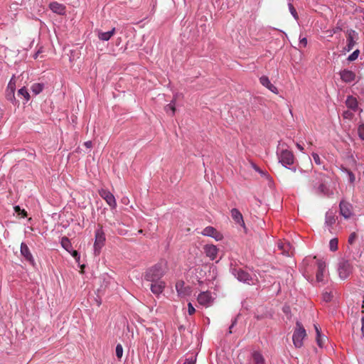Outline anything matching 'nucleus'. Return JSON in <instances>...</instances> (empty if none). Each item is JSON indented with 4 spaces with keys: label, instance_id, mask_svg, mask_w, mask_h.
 Wrapping results in <instances>:
<instances>
[{
    "label": "nucleus",
    "instance_id": "obj_1",
    "mask_svg": "<svg viewBox=\"0 0 364 364\" xmlns=\"http://www.w3.org/2000/svg\"><path fill=\"white\" fill-rule=\"evenodd\" d=\"M166 273V267L164 264H156L147 269L144 274V279L151 284L163 277Z\"/></svg>",
    "mask_w": 364,
    "mask_h": 364
},
{
    "label": "nucleus",
    "instance_id": "obj_2",
    "mask_svg": "<svg viewBox=\"0 0 364 364\" xmlns=\"http://www.w3.org/2000/svg\"><path fill=\"white\" fill-rule=\"evenodd\" d=\"M306 336V331L304 326L297 321L292 336L294 346L296 348H301L304 345V339Z\"/></svg>",
    "mask_w": 364,
    "mask_h": 364
},
{
    "label": "nucleus",
    "instance_id": "obj_3",
    "mask_svg": "<svg viewBox=\"0 0 364 364\" xmlns=\"http://www.w3.org/2000/svg\"><path fill=\"white\" fill-rule=\"evenodd\" d=\"M105 242V235L102 226L96 230L95 232V253L96 255H100V250L104 246Z\"/></svg>",
    "mask_w": 364,
    "mask_h": 364
},
{
    "label": "nucleus",
    "instance_id": "obj_4",
    "mask_svg": "<svg viewBox=\"0 0 364 364\" xmlns=\"http://www.w3.org/2000/svg\"><path fill=\"white\" fill-rule=\"evenodd\" d=\"M279 162L282 163L283 165H291L294 161V155L291 150L283 149L281 150L279 154Z\"/></svg>",
    "mask_w": 364,
    "mask_h": 364
},
{
    "label": "nucleus",
    "instance_id": "obj_5",
    "mask_svg": "<svg viewBox=\"0 0 364 364\" xmlns=\"http://www.w3.org/2000/svg\"><path fill=\"white\" fill-rule=\"evenodd\" d=\"M353 267L348 260H343L339 263L338 274L340 277L343 279L349 277L350 272H352Z\"/></svg>",
    "mask_w": 364,
    "mask_h": 364
},
{
    "label": "nucleus",
    "instance_id": "obj_6",
    "mask_svg": "<svg viewBox=\"0 0 364 364\" xmlns=\"http://www.w3.org/2000/svg\"><path fill=\"white\" fill-rule=\"evenodd\" d=\"M346 38H347V46L345 47V50L347 52L353 50L354 46L356 44V40L358 38V33L354 30H347L346 31Z\"/></svg>",
    "mask_w": 364,
    "mask_h": 364
},
{
    "label": "nucleus",
    "instance_id": "obj_7",
    "mask_svg": "<svg viewBox=\"0 0 364 364\" xmlns=\"http://www.w3.org/2000/svg\"><path fill=\"white\" fill-rule=\"evenodd\" d=\"M99 193L100 196L105 199L108 205L112 208H115L117 206L116 198L112 192L107 191V189H101V191H99Z\"/></svg>",
    "mask_w": 364,
    "mask_h": 364
},
{
    "label": "nucleus",
    "instance_id": "obj_8",
    "mask_svg": "<svg viewBox=\"0 0 364 364\" xmlns=\"http://www.w3.org/2000/svg\"><path fill=\"white\" fill-rule=\"evenodd\" d=\"M340 213L345 218H350L353 215V206L350 203L346 200H341L340 203Z\"/></svg>",
    "mask_w": 364,
    "mask_h": 364
},
{
    "label": "nucleus",
    "instance_id": "obj_9",
    "mask_svg": "<svg viewBox=\"0 0 364 364\" xmlns=\"http://www.w3.org/2000/svg\"><path fill=\"white\" fill-rule=\"evenodd\" d=\"M326 268V262H323V260H318L317 262V271L316 273V279L318 282H323Z\"/></svg>",
    "mask_w": 364,
    "mask_h": 364
},
{
    "label": "nucleus",
    "instance_id": "obj_10",
    "mask_svg": "<svg viewBox=\"0 0 364 364\" xmlns=\"http://www.w3.org/2000/svg\"><path fill=\"white\" fill-rule=\"evenodd\" d=\"M213 298L209 291H202L198 296V302L202 306H208L211 304Z\"/></svg>",
    "mask_w": 364,
    "mask_h": 364
},
{
    "label": "nucleus",
    "instance_id": "obj_11",
    "mask_svg": "<svg viewBox=\"0 0 364 364\" xmlns=\"http://www.w3.org/2000/svg\"><path fill=\"white\" fill-rule=\"evenodd\" d=\"M235 276L239 279L240 282H246L247 284H250L252 277L249 272L243 271L241 269H235L233 271Z\"/></svg>",
    "mask_w": 364,
    "mask_h": 364
},
{
    "label": "nucleus",
    "instance_id": "obj_12",
    "mask_svg": "<svg viewBox=\"0 0 364 364\" xmlns=\"http://www.w3.org/2000/svg\"><path fill=\"white\" fill-rule=\"evenodd\" d=\"M202 234L203 235L212 236V237H214L217 240H220L222 238L220 233L217 231L216 228H213V226H207L203 228Z\"/></svg>",
    "mask_w": 364,
    "mask_h": 364
},
{
    "label": "nucleus",
    "instance_id": "obj_13",
    "mask_svg": "<svg viewBox=\"0 0 364 364\" xmlns=\"http://www.w3.org/2000/svg\"><path fill=\"white\" fill-rule=\"evenodd\" d=\"M231 217L233 220L241 226L245 227L243 216L237 208L231 209Z\"/></svg>",
    "mask_w": 364,
    "mask_h": 364
},
{
    "label": "nucleus",
    "instance_id": "obj_14",
    "mask_svg": "<svg viewBox=\"0 0 364 364\" xmlns=\"http://www.w3.org/2000/svg\"><path fill=\"white\" fill-rule=\"evenodd\" d=\"M21 254L26 258V259L28 260L32 264H34L35 260L30 252V250L26 245V243L21 242Z\"/></svg>",
    "mask_w": 364,
    "mask_h": 364
},
{
    "label": "nucleus",
    "instance_id": "obj_15",
    "mask_svg": "<svg viewBox=\"0 0 364 364\" xmlns=\"http://www.w3.org/2000/svg\"><path fill=\"white\" fill-rule=\"evenodd\" d=\"M166 287V283L161 279H158L157 282H154L153 284H151V290L155 294H159L161 292H163L164 289Z\"/></svg>",
    "mask_w": 364,
    "mask_h": 364
},
{
    "label": "nucleus",
    "instance_id": "obj_16",
    "mask_svg": "<svg viewBox=\"0 0 364 364\" xmlns=\"http://www.w3.org/2000/svg\"><path fill=\"white\" fill-rule=\"evenodd\" d=\"M204 250L206 255L210 257V259L213 260L217 257L218 255V248L216 245H206L204 246Z\"/></svg>",
    "mask_w": 364,
    "mask_h": 364
},
{
    "label": "nucleus",
    "instance_id": "obj_17",
    "mask_svg": "<svg viewBox=\"0 0 364 364\" xmlns=\"http://www.w3.org/2000/svg\"><path fill=\"white\" fill-rule=\"evenodd\" d=\"M340 76L343 82H350L355 79L356 75L350 70L345 69L340 72Z\"/></svg>",
    "mask_w": 364,
    "mask_h": 364
},
{
    "label": "nucleus",
    "instance_id": "obj_18",
    "mask_svg": "<svg viewBox=\"0 0 364 364\" xmlns=\"http://www.w3.org/2000/svg\"><path fill=\"white\" fill-rule=\"evenodd\" d=\"M259 81L262 86L267 87L271 92L277 94L278 92V89L276 86L273 85L270 82L269 77L267 76H262L259 78Z\"/></svg>",
    "mask_w": 364,
    "mask_h": 364
},
{
    "label": "nucleus",
    "instance_id": "obj_19",
    "mask_svg": "<svg viewBox=\"0 0 364 364\" xmlns=\"http://www.w3.org/2000/svg\"><path fill=\"white\" fill-rule=\"evenodd\" d=\"M50 8L51 11L58 14H63L65 12V6L62 4L57 3V1H53L50 3Z\"/></svg>",
    "mask_w": 364,
    "mask_h": 364
},
{
    "label": "nucleus",
    "instance_id": "obj_20",
    "mask_svg": "<svg viewBox=\"0 0 364 364\" xmlns=\"http://www.w3.org/2000/svg\"><path fill=\"white\" fill-rule=\"evenodd\" d=\"M116 33V28H113L111 31L108 32H102V31H99L98 37L100 40L102 41H109L112 36H114Z\"/></svg>",
    "mask_w": 364,
    "mask_h": 364
},
{
    "label": "nucleus",
    "instance_id": "obj_21",
    "mask_svg": "<svg viewBox=\"0 0 364 364\" xmlns=\"http://www.w3.org/2000/svg\"><path fill=\"white\" fill-rule=\"evenodd\" d=\"M250 364H264V359L259 352H253Z\"/></svg>",
    "mask_w": 364,
    "mask_h": 364
},
{
    "label": "nucleus",
    "instance_id": "obj_22",
    "mask_svg": "<svg viewBox=\"0 0 364 364\" xmlns=\"http://www.w3.org/2000/svg\"><path fill=\"white\" fill-rule=\"evenodd\" d=\"M346 106L355 111L358 109V100L353 96H348L346 101Z\"/></svg>",
    "mask_w": 364,
    "mask_h": 364
},
{
    "label": "nucleus",
    "instance_id": "obj_23",
    "mask_svg": "<svg viewBox=\"0 0 364 364\" xmlns=\"http://www.w3.org/2000/svg\"><path fill=\"white\" fill-rule=\"evenodd\" d=\"M314 328H316V342H317L318 346H321H321H323V343L326 339V337H325V336H321V330H320L319 327H318L317 325H314Z\"/></svg>",
    "mask_w": 364,
    "mask_h": 364
},
{
    "label": "nucleus",
    "instance_id": "obj_24",
    "mask_svg": "<svg viewBox=\"0 0 364 364\" xmlns=\"http://www.w3.org/2000/svg\"><path fill=\"white\" fill-rule=\"evenodd\" d=\"M278 247L279 250H282L283 253H285L286 255H291L292 253L291 251V245L289 242H279L278 244Z\"/></svg>",
    "mask_w": 364,
    "mask_h": 364
},
{
    "label": "nucleus",
    "instance_id": "obj_25",
    "mask_svg": "<svg viewBox=\"0 0 364 364\" xmlns=\"http://www.w3.org/2000/svg\"><path fill=\"white\" fill-rule=\"evenodd\" d=\"M6 91H11V98L15 99V91H16V80L15 77H12L11 80L8 83Z\"/></svg>",
    "mask_w": 364,
    "mask_h": 364
},
{
    "label": "nucleus",
    "instance_id": "obj_26",
    "mask_svg": "<svg viewBox=\"0 0 364 364\" xmlns=\"http://www.w3.org/2000/svg\"><path fill=\"white\" fill-rule=\"evenodd\" d=\"M337 220V218L333 211H328V213L326 215V223L331 226L333 224L336 223Z\"/></svg>",
    "mask_w": 364,
    "mask_h": 364
},
{
    "label": "nucleus",
    "instance_id": "obj_27",
    "mask_svg": "<svg viewBox=\"0 0 364 364\" xmlns=\"http://www.w3.org/2000/svg\"><path fill=\"white\" fill-rule=\"evenodd\" d=\"M176 290L179 294H186L187 288L185 286V282L183 281H178L176 283Z\"/></svg>",
    "mask_w": 364,
    "mask_h": 364
},
{
    "label": "nucleus",
    "instance_id": "obj_28",
    "mask_svg": "<svg viewBox=\"0 0 364 364\" xmlns=\"http://www.w3.org/2000/svg\"><path fill=\"white\" fill-rule=\"evenodd\" d=\"M61 245L63 248H65L67 251H68L70 252L71 247H72V245H71V242H70V240L68 239V237H62Z\"/></svg>",
    "mask_w": 364,
    "mask_h": 364
},
{
    "label": "nucleus",
    "instance_id": "obj_29",
    "mask_svg": "<svg viewBox=\"0 0 364 364\" xmlns=\"http://www.w3.org/2000/svg\"><path fill=\"white\" fill-rule=\"evenodd\" d=\"M43 87H44L43 84L34 83L32 85L31 89L34 94L37 95V94H40V92H42Z\"/></svg>",
    "mask_w": 364,
    "mask_h": 364
},
{
    "label": "nucleus",
    "instance_id": "obj_30",
    "mask_svg": "<svg viewBox=\"0 0 364 364\" xmlns=\"http://www.w3.org/2000/svg\"><path fill=\"white\" fill-rule=\"evenodd\" d=\"M18 95L23 97L26 101H29L30 100V95L28 92V89H26V87H23L18 90Z\"/></svg>",
    "mask_w": 364,
    "mask_h": 364
},
{
    "label": "nucleus",
    "instance_id": "obj_31",
    "mask_svg": "<svg viewBox=\"0 0 364 364\" xmlns=\"http://www.w3.org/2000/svg\"><path fill=\"white\" fill-rule=\"evenodd\" d=\"M338 247V240L332 239L329 242V248L331 251L337 250Z\"/></svg>",
    "mask_w": 364,
    "mask_h": 364
},
{
    "label": "nucleus",
    "instance_id": "obj_32",
    "mask_svg": "<svg viewBox=\"0 0 364 364\" xmlns=\"http://www.w3.org/2000/svg\"><path fill=\"white\" fill-rule=\"evenodd\" d=\"M15 212L18 213V215L21 217L27 216V213L25 209H21L19 205H16L14 207Z\"/></svg>",
    "mask_w": 364,
    "mask_h": 364
},
{
    "label": "nucleus",
    "instance_id": "obj_33",
    "mask_svg": "<svg viewBox=\"0 0 364 364\" xmlns=\"http://www.w3.org/2000/svg\"><path fill=\"white\" fill-rule=\"evenodd\" d=\"M116 355L118 358L123 357V347L121 344H117L116 346Z\"/></svg>",
    "mask_w": 364,
    "mask_h": 364
},
{
    "label": "nucleus",
    "instance_id": "obj_34",
    "mask_svg": "<svg viewBox=\"0 0 364 364\" xmlns=\"http://www.w3.org/2000/svg\"><path fill=\"white\" fill-rule=\"evenodd\" d=\"M359 50L357 49L355 50V51H353L348 57V60H350V62H352V60H356V58H358V55H359Z\"/></svg>",
    "mask_w": 364,
    "mask_h": 364
},
{
    "label": "nucleus",
    "instance_id": "obj_35",
    "mask_svg": "<svg viewBox=\"0 0 364 364\" xmlns=\"http://www.w3.org/2000/svg\"><path fill=\"white\" fill-rule=\"evenodd\" d=\"M289 8L290 10V13L292 14L294 18L297 19L299 18L298 14L296 12V9H294L292 4H289Z\"/></svg>",
    "mask_w": 364,
    "mask_h": 364
},
{
    "label": "nucleus",
    "instance_id": "obj_36",
    "mask_svg": "<svg viewBox=\"0 0 364 364\" xmlns=\"http://www.w3.org/2000/svg\"><path fill=\"white\" fill-rule=\"evenodd\" d=\"M165 109L166 112H168L170 109L172 112V114H173L176 112V107L173 103L168 104L166 106H165Z\"/></svg>",
    "mask_w": 364,
    "mask_h": 364
},
{
    "label": "nucleus",
    "instance_id": "obj_37",
    "mask_svg": "<svg viewBox=\"0 0 364 364\" xmlns=\"http://www.w3.org/2000/svg\"><path fill=\"white\" fill-rule=\"evenodd\" d=\"M358 136L364 140V124L358 126Z\"/></svg>",
    "mask_w": 364,
    "mask_h": 364
},
{
    "label": "nucleus",
    "instance_id": "obj_38",
    "mask_svg": "<svg viewBox=\"0 0 364 364\" xmlns=\"http://www.w3.org/2000/svg\"><path fill=\"white\" fill-rule=\"evenodd\" d=\"M312 156L314 158V161L316 164L321 165L322 163L321 158L319 157L318 154H312Z\"/></svg>",
    "mask_w": 364,
    "mask_h": 364
},
{
    "label": "nucleus",
    "instance_id": "obj_39",
    "mask_svg": "<svg viewBox=\"0 0 364 364\" xmlns=\"http://www.w3.org/2000/svg\"><path fill=\"white\" fill-rule=\"evenodd\" d=\"M357 234L356 232H352L350 233L349 238H348V243L353 244L355 242L356 238H357Z\"/></svg>",
    "mask_w": 364,
    "mask_h": 364
},
{
    "label": "nucleus",
    "instance_id": "obj_40",
    "mask_svg": "<svg viewBox=\"0 0 364 364\" xmlns=\"http://www.w3.org/2000/svg\"><path fill=\"white\" fill-rule=\"evenodd\" d=\"M196 358L191 357L188 358L186 360H184L183 364H196Z\"/></svg>",
    "mask_w": 364,
    "mask_h": 364
},
{
    "label": "nucleus",
    "instance_id": "obj_41",
    "mask_svg": "<svg viewBox=\"0 0 364 364\" xmlns=\"http://www.w3.org/2000/svg\"><path fill=\"white\" fill-rule=\"evenodd\" d=\"M70 252H71V255L77 260V261H79L80 258V256L77 252V250H71L70 251Z\"/></svg>",
    "mask_w": 364,
    "mask_h": 364
},
{
    "label": "nucleus",
    "instance_id": "obj_42",
    "mask_svg": "<svg viewBox=\"0 0 364 364\" xmlns=\"http://www.w3.org/2000/svg\"><path fill=\"white\" fill-rule=\"evenodd\" d=\"M188 311L189 314H193L196 312V309L191 303L188 304Z\"/></svg>",
    "mask_w": 364,
    "mask_h": 364
},
{
    "label": "nucleus",
    "instance_id": "obj_43",
    "mask_svg": "<svg viewBox=\"0 0 364 364\" xmlns=\"http://www.w3.org/2000/svg\"><path fill=\"white\" fill-rule=\"evenodd\" d=\"M326 190V186L324 185V183H323V182H321V183L319 184L318 187V191L321 193H325Z\"/></svg>",
    "mask_w": 364,
    "mask_h": 364
},
{
    "label": "nucleus",
    "instance_id": "obj_44",
    "mask_svg": "<svg viewBox=\"0 0 364 364\" xmlns=\"http://www.w3.org/2000/svg\"><path fill=\"white\" fill-rule=\"evenodd\" d=\"M353 116V114L350 112V111H345L343 112V117L344 118H348L350 119Z\"/></svg>",
    "mask_w": 364,
    "mask_h": 364
},
{
    "label": "nucleus",
    "instance_id": "obj_45",
    "mask_svg": "<svg viewBox=\"0 0 364 364\" xmlns=\"http://www.w3.org/2000/svg\"><path fill=\"white\" fill-rule=\"evenodd\" d=\"M323 296L324 301H331V297H332V296L330 293H325V294H323Z\"/></svg>",
    "mask_w": 364,
    "mask_h": 364
},
{
    "label": "nucleus",
    "instance_id": "obj_46",
    "mask_svg": "<svg viewBox=\"0 0 364 364\" xmlns=\"http://www.w3.org/2000/svg\"><path fill=\"white\" fill-rule=\"evenodd\" d=\"M253 168H255V171H258L260 173V174L262 175H265L267 177H268V175L267 173H265V172L261 171V169L259 168V167L257 166V165L255 164H253Z\"/></svg>",
    "mask_w": 364,
    "mask_h": 364
},
{
    "label": "nucleus",
    "instance_id": "obj_47",
    "mask_svg": "<svg viewBox=\"0 0 364 364\" xmlns=\"http://www.w3.org/2000/svg\"><path fill=\"white\" fill-rule=\"evenodd\" d=\"M348 176H349V181L350 182H354L355 180V176L354 175V173H353V172L351 171H348Z\"/></svg>",
    "mask_w": 364,
    "mask_h": 364
},
{
    "label": "nucleus",
    "instance_id": "obj_48",
    "mask_svg": "<svg viewBox=\"0 0 364 364\" xmlns=\"http://www.w3.org/2000/svg\"><path fill=\"white\" fill-rule=\"evenodd\" d=\"M85 147H87V148H90L92 147V141H86L85 143H84Z\"/></svg>",
    "mask_w": 364,
    "mask_h": 364
},
{
    "label": "nucleus",
    "instance_id": "obj_49",
    "mask_svg": "<svg viewBox=\"0 0 364 364\" xmlns=\"http://www.w3.org/2000/svg\"><path fill=\"white\" fill-rule=\"evenodd\" d=\"M6 98L10 100V101H14L15 99H11V91H6Z\"/></svg>",
    "mask_w": 364,
    "mask_h": 364
},
{
    "label": "nucleus",
    "instance_id": "obj_50",
    "mask_svg": "<svg viewBox=\"0 0 364 364\" xmlns=\"http://www.w3.org/2000/svg\"><path fill=\"white\" fill-rule=\"evenodd\" d=\"M296 147L299 148V150L301 151H303L304 150V147L302 146V145L299 144V143H296Z\"/></svg>",
    "mask_w": 364,
    "mask_h": 364
},
{
    "label": "nucleus",
    "instance_id": "obj_51",
    "mask_svg": "<svg viewBox=\"0 0 364 364\" xmlns=\"http://www.w3.org/2000/svg\"><path fill=\"white\" fill-rule=\"evenodd\" d=\"M234 324H235V323H232V325H231V326H230V328H229V333H232V326H234Z\"/></svg>",
    "mask_w": 364,
    "mask_h": 364
},
{
    "label": "nucleus",
    "instance_id": "obj_52",
    "mask_svg": "<svg viewBox=\"0 0 364 364\" xmlns=\"http://www.w3.org/2000/svg\"><path fill=\"white\" fill-rule=\"evenodd\" d=\"M361 323H362V326H364V316H363V317L361 318Z\"/></svg>",
    "mask_w": 364,
    "mask_h": 364
},
{
    "label": "nucleus",
    "instance_id": "obj_53",
    "mask_svg": "<svg viewBox=\"0 0 364 364\" xmlns=\"http://www.w3.org/2000/svg\"><path fill=\"white\" fill-rule=\"evenodd\" d=\"M283 179L284 180H287V174L283 176Z\"/></svg>",
    "mask_w": 364,
    "mask_h": 364
},
{
    "label": "nucleus",
    "instance_id": "obj_54",
    "mask_svg": "<svg viewBox=\"0 0 364 364\" xmlns=\"http://www.w3.org/2000/svg\"><path fill=\"white\" fill-rule=\"evenodd\" d=\"M291 170V171L295 172L296 169L295 167H293Z\"/></svg>",
    "mask_w": 364,
    "mask_h": 364
},
{
    "label": "nucleus",
    "instance_id": "obj_55",
    "mask_svg": "<svg viewBox=\"0 0 364 364\" xmlns=\"http://www.w3.org/2000/svg\"><path fill=\"white\" fill-rule=\"evenodd\" d=\"M361 331H362V333H363V336H364V327L361 328Z\"/></svg>",
    "mask_w": 364,
    "mask_h": 364
},
{
    "label": "nucleus",
    "instance_id": "obj_56",
    "mask_svg": "<svg viewBox=\"0 0 364 364\" xmlns=\"http://www.w3.org/2000/svg\"><path fill=\"white\" fill-rule=\"evenodd\" d=\"M139 233H142V232H143V230H139Z\"/></svg>",
    "mask_w": 364,
    "mask_h": 364
},
{
    "label": "nucleus",
    "instance_id": "obj_57",
    "mask_svg": "<svg viewBox=\"0 0 364 364\" xmlns=\"http://www.w3.org/2000/svg\"><path fill=\"white\" fill-rule=\"evenodd\" d=\"M302 41H303L304 43H306V39L302 40Z\"/></svg>",
    "mask_w": 364,
    "mask_h": 364
},
{
    "label": "nucleus",
    "instance_id": "obj_58",
    "mask_svg": "<svg viewBox=\"0 0 364 364\" xmlns=\"http://www.w3.org/2000/svg\"><path fill=\"white\" fill-rule=\"evenodd\" d=\"M363 19H364V16H363Z\"/></svg>",
    "mask_w": 364,
    "mask_h": 364
}]
</instances>
